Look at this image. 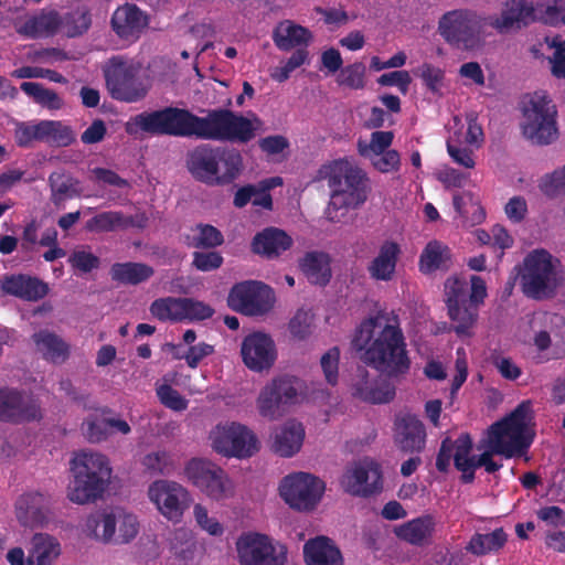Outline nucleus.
<instances>
[{
    "label": "nucleus",
    "instance_id": "58836bf2",
    "mask_svg": "<svg viewBox=\"0 0 565 565\" xmlns=\"http://www.w3.org/2000/svg\"><path fill=\"white\" fill-rule=\"evenodd\" d=\"M36 350L43 358L53 363H62L70 355V345L61 337L49 331H40L33 335Z\"/></svg>",
    "mask_w": 565,
    "mask_h": 565
},
{
    "label": "nucleus",
    "instance_id": "aec40b11",
    "mask_svg": "<svg viewBox=\"0 0 565 565\" xmlns=\"http://www.w3.org/2000/svg\"><path fill=\"white\" fill-rule=\"evenodd\" d=\"M273 290L259 281L236 284L230 291L228 306L246 316H258L269 311L274 305Z\"/></svg>",
    "mask_w": 565,
    "mask_h": 565
},
{
    "label": "nucleus",
    "instance_id": "6e6d98bb",
    "mask_svg": "<svg viewBox=\"0 0 565 565\" xmlns=\"http://www.w3.org/2000/svg\"><path fill=\"white\" fill-rule=\"evenodd\" d=\"M195 546V535L192 530L181 526L171 532L169 547L181 558H189L193 554Z\"/></svg>",
    "mask_w": 565,
    "mask_h": 565
},
{
    "label": "nucleus",
    "instance_id": "7c9ffc66",
    "mask_svg": "<svg viewBox=\"0 0 565 565\" xmlns=\"http://www.w3.org/2000/svg\"><path fill=\"white\" fill-rule=\"evenodd\" d=\"M61 24V18L55 11L42 10L34 15L25 17L15 22V30L19 34L30 38H46L53 35Z\"/></svg>",
    "mask_w": 565,
    "mask_h": 565
},
{
    "label": "nucleus",
    "instance_id": "5701e85b",
    "mask_svg": "<svg viewBox=\"0 0 565 565\" xmlns=\"http://www.w3.org/2000/svg\"><path fill=\"white\" fill-rule=\"evenodd\" d=\"M50 497L40 491L21 494L14 504V515L21 526L34 529L49 520Z\"/></svg>",
    "mask_w": 565,
    "mask_h": 565
},
{
    "label": "nucleus",
    "instance_id": "20e7f679",
    "mask_svg": "<svg viewBox=\"0 0 565 565\" xmlns=\"http://www.w3.org/2000/svg\"><path fill=\"white\" fill-rule=\"evenodd\" d=\"M70 471L72 479L66 488L67 499L76 504H87L103 495L113 469L104 454L83 450L73 456Z\"/></svg>",
    "mask_w": 565,
    "mask_h": 565
},
{
    "label": "nucleus",
    "instance_id": "4be33fe9",
    "mask_svg": "<svg viewBox=\"0 0 565 565\" xmlns=\"http://www.w3.org/2000/svg\"><path fill=\"white\" fill-rule=\"evenodd\" d=\"M534 6L527 0H508L499 14L486 17L487 26L505 34L533 21Z\"/></svg>",
    "mask_w": 565,
    "mask_h": 565
},
{
    "label": "nucleus",
    "instance_id": "c03bdc74",
    "mask_svg": "<svg viewBox=\"0 0 565 565\" xmlns=\"http://www.w3.org/2000/svg\"><path fill=\"white\" fill-rule=\"evenodd\" d=\"M110 274L114 280L128 285H137L150 278L153 270L145 264L122 263L113 265Z\"/></svg>",
    "mask_w": 565,
    "mask_h": 565
},
{
    "label": "nucleus",
    "instance_id": "39448f33",
    "mask_svg": "<svg viewBox=\"0 0 565 565\" xmlns=\"http://www.w3.org/2000/svg\"><path fill=\"white\" fill-rule=\"evenodd\" d=\"M519 276L525 296L535 300L550 299L565 285V266L548 250L535 248L523 258Z\"/></svg>",
    "mask_w": 565,
    "mask_h": 565
},
{
    "label": "nucleus",
    "instance_id": "dca6fc26",
    "mask_svg": "<svg viewBox=\"0 0 565 565\" xmlns=\"http://www.w3.org/2000/svg\"><path fill=\"white\" fill-rule=\"evenodd\" d=\"M147 498L167 521L180 523L192 503L190 491L171 479H157L149 483Z\"/></svg>",
    "mask_w": 565,
    "mask_h": 565
},
{
    "label": "nucleus",
    "instance_id": "a211bd4d",
    "mask_svg": "<svg viewBox=\"0 0 565 565\" xmlns=\"http://www.w3.org/2000/svg\"><path fill=\"white\" fill-rule=\"evenodd\" d=\"M342 490L354 497L367 498L383 489L380 465L365 457L348 465L340 478Z\"/></svg>",
    "mask_w": 565,
    "mask_h": 565
},
{
    "label": "nucleus",
    "instance_id": "4468645a",
    "mask_svg": "<svg viewBox=\"0 0 565 565\" xmlns=\"http://www.w3.org/2000/svg\"><path fill=\"white\" fill-rule=\"evenodd\" d=\"M486 17L470 10H454L443 15L438 30L451 45L472 50L484 39Z\"/></svg>",
    "mask_w": 565,
    "mask_h": 565
},
{
    "label": "nucleus",
    "instance_id": "e433bc0d",
    "mask_svg": "<svg viewBox=\"0 0 565 565\" xmlns=\"http://www.w3.org/2000/svg\"><path fill=\"white\" fill-rule=\"evenodd\" d=\"M435 530V520L431 515H423L394 527V534L412 545L427 544Z\"/></svg>",
    "mask_w": 565,
    "mask_h": 565
},
{
    "label": "nucleus",
    "instance_id": "393cba45",
    "mask_svg": "<svg viewBox=\"0 0 565 565\" xmlns=\"http://www.w3.org/2000/svg\"><path fill=\"white\" fill-rule=\"evenodd\" d=\"M351 394L361 401L381 404L393 399L395 390L387 381L371 377L367 371L361 369L353 380Z\"/></svg>",
    "mask_w": 565,
    "mask_h": 565
},
{
    "label": "nucleus",
    "instance_id": "8fccbe9b",
    "mask_svg": "<svg viewBox=\"0 0 565 565\" xmlns=\"http://www.w3.org/2000/svg\"><path fill=\"white\" fill-rule=\"evenodd\" d=\"M183 298L166 297L154 300L150 306L151 315L160 321H183Z\"/></svg>",
    "mask_w": 565,
    "mask_h": 565
},
{
    "label": "nucleus",
    "instance_id": "a18cd8bd",
    "mask_svg": "<svg viewBox=\"0 0 565 565\" xmlns=\"http://www.w3.org/2000/svg\"><path fill=\"white\" fill-rule=\"evenodd\" d=\"M394 140L392 131L377 130L371 134L370 139L359 138L356 142L358 152L369 161L374 157L387 151Z\"/></svg>",
    "mask_w": 565,
    "mask_h": 565
},
{
    "label": "nucleus",
    "instance_id": "b1692460",
    "mask_svg": "<svg viewBox=\"0 0 565 565\" xmlns=\"http://www.w3.org/2000/svg\"><path fill=\"white\" fill-rule=\"evenodd\" d=\"M41 409L31 396H22L13 390H0V418L10 420H34Z\"/></svg>",
    "mask_w": 565,
    "mask_h": 565
},
{
    "label": "nucleus",
    "instance_id": "2f4dec72",
    "mask_svg": "<svg viewBox=\"0 0 565 565\" xmlns=\"http://www.w3.org/2000/svg\"><path fill=\"white\" fill-rule=\"evenodd\" d=\"M114 508L88 514L82 525V534L95 542L110 544L114 536Z\"/></svg>",
    "mask_w": 565,
    "mask_h": 565
},
{
    "label": "nucleus",
    "instance_id": "f704fd0d",
    "mask_svg": "<svg viewBox=\"0 0 565 565\" xmlns=\"http://www.w3.org/2000/svg\"><path fill=\"white\" fill-rule=\"evenodd\" d=\"M292 245V238L282 230L265 228L253 241V250L268 258L277 257Z\"/></svg>",
    "mask_w": 565,
    "mask_h": 565
},
{
    "label": "nucleus",
    "instance_id": "0e129e2a",
    "mask_svg": "<svg viewBox=\"0 0 565 565\" xmlns=\"http://www.w3.org/2000/svg\"><path fill=\"white\" fill-rule=\"evenodd\" d=\"M191 238L195 247H215L223 243L222 233L212 225H198L192 230Z\"/></svg>",
    "mask_w": 565,
    "mask_h": 565
},
{
    "label": "nucleus",
    "instance_id": "bb28decb",
    "mask_svg": "<svg viewBox=\"0 0 565 565\" xmlns=\"http://www.w3.org/2000/svg\"><path fill=\"white\" fill-rule=\"evenodd\" d=\"M148 17L135 4L126 3L117 8L111 17V28L126 41H136L148 26Z\"/></svg>",
    "mask_w": 565,
    "mask_h": 565
},
{
    "label": "nucleus",
    "instance_id": "423d86ee",
    "mask_svg": "<svg viewBox=\"0 0 565 565\" xmlns=\"http://www.w3.org/2000/svg\"><path fill=\"white\" fill-rule=\"evenodd\" d=\"M258 119L247 118L226 109L213 110L206 117L190 113L189 136L232 142H248L255 137Z\"/></svg>",
    "mask_w": 565,
    "mask_h": 565
},
{
    "label": "nucleus",
    "instance_id": "a19ab883",
    "mask_svg": "<svg viewBox=\"0 0 565 565\" xmlns=\"http://www.w3.org/2000/svg\"><path fill=\"white\" fill-rule=\"evenodd\" d=\"M300 268L312 284L326 285L330 280V258L324 253H307L300 260Z\"/></svg>",
    "mask_w": 565,
    "mask_h": 565
},
{
    "label": "nucleus",
    "instance_id": "4c0bfd02",
    "mask_svg": "<svg viewBox=\"0 0 565 565\" xmlns=\"http://www.w3.org/2000/svg\"><path fill=\"white\" fill-rule=\"evenodd\" d=\"M29 565H53L61 554V543L47 533H36L31 541Z\"/></svg>",
    "mask_w": 565,
    "mask_h": 565
},
{
    "label": "nucleus",
    "instance_id": "69168bd1",
    "mask_svg": "<svg viewBox=\"0 0 565 565\" xmlns=\"http://www.w3.org/2000/svg\"><path fill=\"white\" fill-rule=\"evenodd\" d=\"M364 75L365 66L362 63H354L340 71L337 82L339 85L351 89H361L365 84Z\"/></svg>",
    "mask_w": 565,
    "mask_h": 565
},
{
    "label": "nucleus",
    "instance_id": "f03ea898",
    "mask_svg": "<svg viewBox=\"0 0 565 565\" xmlns=\"http://www.w3.org/2000/svg\"><path fill=\"white\" fill-rule=\"evenodd\" d=\"M352 347L364 363L390 376L409 370L401 320L393 310H381L364 318L355 329Z\"/></svg>",
    "mask_w": 565,
    "mask_h": 565
},
{
    "label": "nucleus",
    "instance_id": "a878e982",
    "mask_svg": "<svg viewBox=\"0 0 565 565\" xmlns=\"http://www.w3.org/2000/svg\"><path fill=\"white\" fill-rule=\"evenodd\" d=\"M305 436L303 425L295 419H289L274 429L270 437V449L279 457H294L300 451Z\"/></svg>",
    "mask_w": 565,
    "mask_h": 565
},
{
    "label": "nucleus",
    "instance_id": "cd10ccee",
    "mask_svg": "<svg viewBox=\"0 0 565 565\" xmlns=\"http://www.w3.org/2000/svg\"><path fill=\"white\" fill-rule=\"evenodd\" d=\"M402 249L397 242L384 241L367 265L370 277L377 281H391L396 275V267Z\"/></svg>",
    "mask_w": 565,
    "mask_h": 565
},
{
    "label": "nucleus",
    "instance_id": "f257e3e1",
    "mask_svg": "<svg viewBox=\"0 0 565 565\" xmlns=\"http://www.w3.org/2000/svg\"><path fill=\"white\" fill-rule=\"evenodd\" d=\"M534 438L533 411L530 401L522 402L508 417L494 423L478 446L480 454L472 455V440L468 435L458 437L451 448L455 466L462 472L466 482L473 480L477 468L493 473L502 467L494 460L499 455L504 458L520 456L526 451Z\"/></svg>",
    "mask_w": 565,
    "mask_h": 565
},
{
    "label": "nucleus",
    "instance_id": "052dcab7",
    "mask_svg": "<svg viewBox=\"0 0 565 565\" xmlns=\"http://www.w3.org/2000/svg\"><path fill=\"white\" fill-rule=\"evenodd\" d=\"M424 85L434 94H440L445 88V71L430 63H424L417 70Z\"/></svg>",
    "mask_w": 565,
    "mask_h": 565
},
{
    "label": "nucleus",
    "instance_id": "c756f323",
    "mask_svg": "<svg viewBox=\"0 0 565 565\" xmlns=\"http://www.w3.org/2000/svg\"><path fill=\"white\" fill-rule=\"evenodd\" d=\"M483 141L484 134L475 113L467 114L465 117L454 116L449 125L447 142L481 148Z\"/></svg>",
    "mask_w": 565,
    "mask_h": 565
},
{
    "label": "nucleus",
    "instance_id": "e2e57ef3",
    "mask_svg": "<svg viewBox=\"0 0 565 565\" xmlns=\"http://www.w3.org/2000/svg\"><path fill=\"white\" fill-rule=\"evenodd\" d=\"M545 41L548 47L554 50L548 58L552 75L565 79V41L559 36L546 38Z\"/></svg>",
    "mask_w": 565,
    "mask_h": 565
},
{
    "label": "nucleus",
    "instance_id": "f8f14e48",
    "mask_svg": "<svg viewBox=\"0 0 565 565\" xmlns=\"http://www.w3.org/2000/svg\"><path fill=\"white\" fill-rule=\"evenodd\" d=\"M184 478L209 499L221 502L235 495V483L227 472L205 458H192L184 466Z\"/></svg>",
    "mask_w": 565,
    "mask_h": 565
},
{
    "label": "nucleus",
    "instance_id": "6ab92c4d",
    "mask_svg": "<svg viewBox=\"0 0 565 565\" xmlns=\"http://www.w3.org/2000/svg\"><path fill=\"white\" fill-rule=\"evenodd\" d=\"M532 341L539 351L551 350L555 358L565 356V318L539 311L529 319Z\"/></svg>",
    "mask_w": 565,
    "mask_h": 565
},
{
    "label": "nucleus",
    "instance_id": "0eeeda50",
    "mask_svg": "<svg viewBox=\"0 0 565 565\" xmlns=\"http://www.w3.org/2000/svg\"><path fill=\"white\" fill-rule=\"evenodd\" d=\"M521 129L523 136L536 145H550L556 140L557 110L550 95L544 90L526 94L522 98Z\"/></svg>",
    "mask_w": 565,
    "mask_h": 565
},
{
    "label": "nucleus",
    "instance_id": "ddd939ff",
    "mask_svg": "<svg viewBox=\"0 0 565 565\" xmlns=\"http://www.w3.org/2000/svg\"><path fill=\"white\" fill-rule=\"evenodd\" d=\"M235 552L239 565H285L287 547L258 531H244L235 541Z\"/></svg>",
    "mask_w": 565,
    "mask_h": 565
},
{
    "label": "nucleus",
    "instance_id": "774afa93",
    "mask_svg": "<svg viewBox=\"0 0 565 565\" xmlns=\"http://www.w3.org/2000/svg\"><path fill=\"white\" fill-rule=\"evenodd\" d=\"M537 188L548 199H556L565 194V185L557 169L543 174L537 180Z\"/></svg>",
    "mask_w": 565,
    "mask_h": 565
},
{
    "label": "nucleus",
    "instance_id": "473e14b6",
    "mask_svg": "<svg viewBox=\"0 0 565 565\" xmlns=\"http://www.w3.org/2000/svg\"><path fill=\"white\" fill-rule=\"evenodd\" d=\"M307 565H343V557L335 544L326 536L308 541L303 546Z\"/></svg>",
    "mask_w": 565,
    "mask_h": 565
},
{
    "label": "nucleus",
    "instance_id": "680f3d73",
    "mask_svg": "<svg viewBox=\"0 0 565 565\" xmlns=\"http://www.w3.org/2000/svg\"><path fill=\"white\" fill-rule=\"evenodd\" d=\"M125 224L124 216L119 212H103L92 217L86 223V228L92 232H109Z\"/></svg>",
    "mask_w": 565,
    "mask_h": 565
},
{
    "label": "nucleus",
    "instance_id": "ea45409f",
    "mask_svg": "<svg viewBox=\"0 0 565 565\" xmlns=\"http://www.w3.org/2000/svg\"><path fill=\"white\" fill-rule=\"evenodd\" d=\"M113 545H124L132 542L140 531L138 516L121 508H114Z\"/></svg>",
    "mask_w": 565,
    "mask_h": 565
},
{
    "label": "nucleus",
    "instance_id": "412c9836",
    "mask_svg": "<svg viewBox=\"0 0 565 565\" xmlns=\"http://www.w3.org/2000/svg\"><path fill=\"white\" fill-rule=\"evenodd\" d=\"M241 355L248 370L254 372L268 371L277 360V348L269 334L256 331L243 339Z\"/></svg>",
    "mask_w": 565,
    "mask_h": 565
},
{
    "label": "nucleus",
    "instance_id": "c85d7f7f",
    "mask_svg": "<svg viewBox=\"0 0 565 565\" xmlns=\"http://www.w3.org/2000/svg\"><path fill=\"white\" fill-rule=\"evenodd\" d=\"M273 41L276 47L282 52L308 50L313 41V34L309 29L292 20H282L273 30Z\"/></svg>",
    "mask_w": 565,
    "mask_h": 565
},
{
    "label": "nucleus",
    "instance_id": "5fc2aeb1",
    "mask_svg": "<svg viewBox=\"0 0 565 565\" xmlns=\"http://www.w3.org/2000/svg\"><path fill=\"white\" fill-rule=\"evenodd\" d=\"M22 92L32 97L35 103L49 109H60L63 106L62 98L53 90L45 88L42 84L23 82L20 86Z\"/></svg>",
    "mask_w": 565,
    "mask_h": 565
},
{
    "label": "nucleus",
    "instance_id": "9d476101",
    "mask_svg": "<svg viewBox=\"0 0 565 565\" xmlns=\"http://www.w3.org/2000/svg\"><path fill=\"white\" fill-rule=\"evenodd\" d=\"M207 441L211 449L224 458L248 459L260 449L256 434L246 425L233 420L213 426Z\"/></svg>",
    "mask_w": 565,
    "mask_h": 565
},
{
    "label": "nucleus",
    "instance_id": "79ce46f5",
    "mask_svg": "<svg viewBox=\"0 0 565 565\" xmlns=\"http://www.w3.org/2000/svg\"><path fill=\"white\" fill-rule=\"evenodd\" d=\"M452 202L456 212L465 221L471 224H479L484 220L486 213L478 194L471 191L458 193L454 195Z\"/></svg>",
    "mask_w": 565,
    "mask_h": 565
},
{
    "label": "nucleus",
    "instance_id": "de8ad7c7",
    "mask_svg": "<svg viewBox=\"0 0 565 565\" xmlns=\"http://www.w3.org/2000/svg\"><path fill=\"white\" fill-rule=\"evenodd\" d=\"M508 539V535L503 529H495L491 533L475 534L467 550L475 555H484L488 553L497 552L503 547Z\"/></svg>",
    "mask_w": 565,
    "mask_h": 565
},
{
    "label": "nucleus",
    "instance_id": "603ef678",
    "mask_svg": "<svg viewBox=\"0 0 565 565\" xmlns=\"http://www.w3.org/2000/svg\"><path fill=\"white\" fill-rule=\"evenodd\" d=\"M534 20L553 26L565 24V2L562 0L537 2L534 7Z\"/></svg>",
    "mask_w": 565,
    "mask_h": 565
},
{
    "label": "nucleus",
    "instance_id": "2eb2a0df",
    "mask_svg": "<svg viewBox=\"0 0 565 565\" xmlns=\"http://www.w3.org/2000/svg\"><path fill=\"white\" fill-rule=\"evenodd\" d=\"M190 113L179 108L141 113L129 118L125 125L128 135L140 132L151 135L189 136Z\"/></svg>",
    "mask_w": 565,
    "mask_h": 565
},
{
    "label": "nucleus",
    "instance_id": "4d7b16f0",
    "mask_svg": "<svg viewBox=\"0 0 565 565\" xmlns=\"http://www.w3.org/2000/svg\"><path fill=\"white\" fill-rule=\"evenodd\" d=\"M42 141L55 143L57 146H68L74 136L72 130L61 121L42 120Z\"/></svg>",
    "mask_w": 565,
    "mask_h": 565
},
{
    "label": "nucleus",
    "instance_id": "72a5a7b5",
    "mask_svg": "<svg viewBox=\"0 0 565 565\" xmlns=\"http://www.w3.org/2000/svg\"><path fill=\"white\" fill-rule=\"evenodd\" d=\"M3 292L26 300H38L47 294V286L24 275H10L0 280Z\"/></svg>",
    "mask_w": 565,
    "mask_h": 565
},
{
    "label": "nucleus",
    "instance_id": "09e8293b",
    "mask_svg": "<svg viewBox=\"0 0 565 565\" xmlns=\"http://www.w3.org/2000/svg\"><path fill=\"white\" fill-rule=\"evenodd\" d=\"M310 63V54L306 49H299L292 52V54L281 61L279 65L273 67L269 71V76L277 83H284L288 81L291 74L299 67L308 65Z\"/></svg>",
    "mask_w": 565,
    "mask_h": 565
},
{
    "label": "nucleus",
    "instance_id": "1a4fd4ad",
    "mask_svg": "<svg viewBox=\"0 0 565 565\" xmlns=\"http://www.w3.org/2000/svg\"><path fill=\"white\" fill-rule=\"evenodd\" d=\"M104 73L110 95L121 102L141 100L151 86L148 74L139 63L124 60L120 56L110 58Z\"/></svg>",
    "mask_w": 565,
    "mask_h": 565
},
{
    "label": "nucleus",
    "instance_id": "9b49d317",
    "mask_svg": "<svg viewBox=\"0 0 565 565\" xmlns=\"http://www.w3.org/2000/svg\"><path fill=\"white\" fill-rule=\"evenodd\" d=\"M307 398L305 384L296 377L279 376L269 381L259 392L256 407L260 416L275 420L287 412L289 406Z\"/></svg>",
    "mask_w": 565,
    "mask_h": 565
},
{
    "label": "nucleus",
    "instance_id": "864d4df0",
    "mask_svg": "<svg viewBox=\"0 0 565 565\" xmlns=\"http://www.w3.org/2000/svg\"><path fill=\"white\" fill-rule=\"evenodd\" d=\"M90 23L89 11L85 7H79L61 19L60 29L68 38H75L85 33L89 29Z\"/></svg>",
    "mask_w": 565,
    "mask_h": 565
},
{
    "label": "nucleus",
    "instance_id": "338daca9",
    "mask_svg": "<svg viewBox=\"0 0 565 565\" xmlns=\"http://www.w3.org/2000/svg\"><path fill=\"white\" fill-rule=\"evenodd\" d=\"M14 140L19 147H30L34 141H42V127L39 122H19L14 129Z\"/></svg>",
    "mask_w": 565,
    "mask_h": 565
},
{
    "label": "nucleus",
    "instance_id": "49530a36",
    "mask_svg": "<svg viewBox=\"0 0 565 565\" xmlns=\"http://www.w3.org/2000/svg\"><path fill=\"white\" fill-rule=\"evenodd\" d=\"M448 316L454 322V329L459 335L470 334L478 317L477 307L467 302L447 306Z\"/></svg>",
    "mask_w": 565,
    "mask_h": 565
},
{
    "label": "nucleus",
    "instance_id": "bf43d9fd",
    "mask_svg": "<svg viewBox=\"0 0 565 565\" xmlns=\"http://www.w3.org/2000/svg\"><path fill=\"white\" fill-rule=\"evenodd\" d=\"M193 518L196 525L211 536L220 537L225 532L224 525L201 503L193 507Z\"/></svg>",
    "mask_w": 565,
    "mask_h": 565
},
{
    "label": "nucleus",
    "instance_id": "f3484780",
    "mask_svg": "<svg viewBox=\"0 0 565 565\" xmlns=\"http://www.w3.org/2000/svg\"><path fill=\"white\" fill-rule=\"evenodd\" d=\"M279 495L291 509L311 511L321 501L326 490L324 482L308 472H292L279 483Z\"/></svg>",
    "mask_w": 565,
    "mask_h": 565
},
{
    "label": "nucleus",
    "instance_id": "6e6552de",
    "mask_svg": "<svg viewBox=\"0 0 565 565\" xmlns=\"http://www.w3.org/2000/svg\"><path fill=\"white\" fill-rule=\"evenodd\" d=\"M188 167L199 180L209 184H227L243 171V157L234 149L216 151L195 150L191 153Z\"/></svg>",
    "mask_w": 565,
    "mask_h": 565
},
{
    "label": "nucleus",
    "instance_id": "3c124183",
    "mask_svg": "<svg viewBox=\"0 0 565 565\" xmlns=\"http://www.w3.org/2000/svg\"><path fill=\"white\" fill-rule=\"evenodd\" d=\"M140 463L150 473L167 476L173 472L175 462L170 451L166 449L152 450L141 457Z\"/></svg>",
    "mask_w": 565,
    "mask_h": 565
},
{
    "label": "nucleus",
    "instance_id": "7ed1b4c3",
    "mask_svg": "<svg viewBox=\"0 0 565 565\" xmlns=\"http://www.w3.org/2000/svg\"><path fill=\"white\" fill-rule=\"evenodd\" d=\"M330 189L324 217L331 223L344 222L349 211L359 209L369 199L371 180L365 170L347 158L333 160L319 170Z\"/></svg>",
    "mask_w": 565,
    "mask_h": 565
},
{
    "label": "nucleus",
    "instance_id": "c9c22d12",
    "mask_svg": "<svg viewBox=\"0 0 565 565\" xmlns=\"http://www.w3.org/2000/svg\"><path fill=\"white\" fill-rule=\"evenodd\" d=\"M395 441L405 451H419L425 444V429L413 416L398 419L395 424Z\"/></svg>",
    "mask_w": 565,
    "mask_h": 565
},
{
    "label": "nucleus",
    "instance_id": "37998d69",
    "mask_svg": "<svg viewBox=\"0 0 565 565\" xmlns=\"http://www.w3.org/2000/svg\"><path fill=\"white\" fill-rule=\"evenodd\" d=\"M450 259L449 248L437 242H429L419 258V269L424 274L433 273L448 266Z\"/></svg>",
    "mask_w": 565,
    "mask_h": 565
},
{
    "label": "nucleus",
    "instance_id": "13d9d810",
    "mask_svg": "<svg viewBox=\"0 0 565 565\" xmlns=\"http://www.w3.org/2000/svg\"><path fill=\"white\" fill-rule=\"evenodd\" d=\"M288 328L295 339H307L315 329L313 312L307 309H299L289 321Z\"/></svg>",
    "mask_w": 565,
    "mask_h": 565
}]
</instances>
